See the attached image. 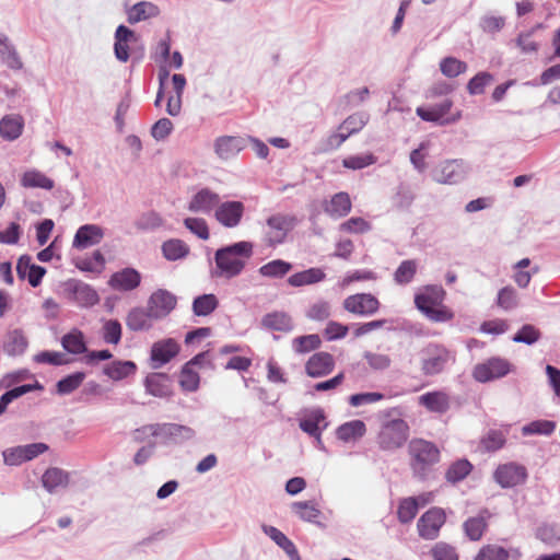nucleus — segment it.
I'll return each mask as SVG.
<instances>
[{
	"mask_svg": "<svg viewBox=\"0 0 560 560\" xmlns=\"http://www.w3.org/2000/svg\"><path fill=\"white\" fill-rule=\"evenodd\" d=\"M483 450L494 452L500 450L505 444V436L502 432L492 430L489 431L480 442Z\"/></svg>",
	"mask_w": 560,
	"mask_h": 560,
	"instance_id": "nucleus-63",
	"label": "nucleus"
},
{
	"mask_svg": "<svg viewBox=\"0 0 560 560\" xmlns=\"http://www.w3.org/2000/svg\"><path fill=\"white\" fill-rule=\"evenodd\" d=\"M0 57L13 70H20L23 67V62L14 46L10 44L9 38L3 40V45L0 46Z\"/></svg>",
	"mask_w": 560,
	"mask_h": 560,
	"instance_id": "nucleus-48",
	"label": "nucleus"
},
{
	"mask_svg": "<svg viewBox=\"0 0 560 560\" xmlns=\"http://www.w3.org/2000/svg\"><path fill=\"white\" fill-rule=\"evenodd\" d=\"M104 236L103 230L95 224H85L79 228L74 235L73 247L84 249L98 244Z\"/></svg>",
	"mask_w": 560,
	"mask_h": 560,
	"instance_id": "nucleus-24",
	"label": "nucleus"
},
{
	"mask_svg": "<svg viewBox=\"0 0 560 560\" xmlns=\"http://www.w3.org/2000/svg\"><path fill=\"white\" fill-rule=\"evenodd\" d=\"M340 231L351 234H363L371 230V224L363 218H350L340 224Z\"/></svg>",
	"mask_w": 560,
	"mask_h": 560,
	"instance_id": "nucleus-62",
	"label": "nucleus"
},
{
	"mask_svg": "<svg viewBox=\"0 0 560 560\" xmlns=\"http://www.w3.org/2000/svg\"><path fill=\"white\" fill-rule=\"evenodd\" d=\"M73 300L81 307H91L100 302V296L91 285L77 282L72 289Z\"/></svg>",
	"mask_w": 560,
	"mask_h": 560,
	"instance_id": "nucleus-31",
	"label": "nucleus"
},
{
	"mask_svg": "<svg viewBox=\"0 0 560 560\" xmlns=\"http://www.w3.org/2000/svg\"><path fill=\"white\" fill-rule=\"evenodd\" d=\"M292 269V265L282 259H275L259 268V273L268 278H282Z\"/></svg>",
	"mask_w": 560,
	"mask_h": 560,
	"instance_id": "nucleus-42",
	"label": "nucleus"
},
{
	"mask_svg": "<svg viewBox=\"0 0 560 560\" xmlns=\"http://www.w3.org/2000/svg\"><path fill=\"white\" fill-rule=\"evenodd\" d=\"M434 560H458V553L455 547L445 542H439L431 549Z\"/></svg>",
	"mask_w": 560,
	"mask_h": 560,
	"instance_id": "nucleus-64",
	"label": "nucleus"
},
{
	"mask_svg": "<svg viewBox=\"0 0 560 560\" xmlns=\"http://www.w3.org/2000/svg\"><path fill=\"white\" fill-rule=\"evenodd\" d=\"M265 533L281 547L293 560H300L294 544L278 528L273 526H264Z\"/></svg>",
	"mask_w": 560,
	"mask_h": 560,
	"instance_id": "nucleus-37",
	"label": "nucleus"
},
{
	"mask_svg": "<svg viewBox=\"0 0 560 560\" xmlns=\"http://www.w3.org/2000/svg\"><path fill=\"white\" fill-rule=\"evenodd\" d=\"M295 219L293 217L277 213L267 219L264 242L275 247L284 242L288 233L293 229Z\"/></svg>",
	"mask_w": 560,
	"mask_h": 560,
	"instance_id": "nucleus-6",
	"label": "nucleus"
},
{
	"mask_svg": "<svg viewBox=\"0 0 560 560\" xmlns=\"http://www.w3.org/2000/svg\"><path fill=\"white\" fill-rule=\"evenodd\" d=\"M410 467L415 475L424 477L430 468L439 463L440 450L424 439H413L408 446Z\"/></svg>",
	"mask_w": 560,
	"mask_h": 560,
	"instance_id": "nucleus-3",
	"label": "nucleus"
},
{
	"mask_svg": "<svg viewBox=\"0 0 560 560\" xmlns=\"http://www.w3.org/2000/svg\"><path fill=\"white\" fill-rule=\"evenodd\" d=\"M418 513V500L416 498L402 499L397 510L398 520L401 523L411 522Z\"/></svg>",
	"mask_w": 560,
	"mask_h": 560,
	"instance_id": "nucleus-57",
	"label": "nucleus"
},
{
	"mask_svg": "<svg viewBox=\"0 0 560 560\" xmlns=\"http://www.w3.org/2000/svg\"><path fill=\"white\" fill-rule=\"evenodd\" d=\"M43 487L48 492H54L59 487H67L69 483V474L61 468H48L42 477Z\"/></svg>",
	"mask_w": 560,
	"mask_h": 560,
	"instance_id": "nucleus-33",
	"label": "nucleus"
},
{
	"mask_svg": "<svg viewBox=\"0 0 560 560\" xmlns=\"http://www.w3.org/2000/svg\"><path fill=\"white\" fill-rule=\"evenodd\" d=\"M419 404L431 412L444 413L450 409V397L441 390L429 392L419 397Z\"/></svg>",
	"mask_w": 560,
	"mask_h": 560,
	"instance_id": "nucleus-27",
	"label": "nucleus"
},
{
	"mask_svg": "<svg viewBox=\"0 0 560 560\" xmlns=\"http://www.w3.org/2000/svg\"><path fill=\"white\" fill-rule=\"evenodd\" d=\"M446 521L444 511L440 508H432L427 511L418 521L419 535L424 539H434Z\"/></svg>",
	"mask_w": 560,
	"mask_h": 560,
	"instance_id": "nucleus-11",
	"label": "nucleus"
},
{
	"mask_svg": "<svg viewBox=\"0 0 560 560\" xmlns=\"http://www.w3.org/2000/svg\"><path fill=\"white\" fill-rule=\"evenodd\" d=\"M520 551L516 548H505L499 544H486L476 553L474 560H510L518 558Z\"/></svg>",
	"mask_w": 560,
	"mask_h": 560,
	"instance_id": "nucleus-22",
	"label": "nucleus"
},
{
	"mask_svg": "<svg viewBox=\"0 0 560 560\" xmlns=\"http://www.w3.org/2000/svg\"><path fill=\"white\" fill-rule=\"evenodd\" d=\"M180 351L179 343L173 338L154 342L151 347L150 359L153 369H159L171 362Z\"/></svg>",
	"mask_w": 560,
	"mask_h": 560,
	"instance_id": "nucleus-12",
	"label": "nucleus"
},
{
	"mask_svg": "<svg viewBox=\"0 0 560 560\" xmlns=\"http://www.w3.org/2000/svg\"><path fill=\"white\" fill-rule=\"evenodd\" d=\"M0 57L13 70H20L23 67V62L14 46L10 44L9 38L3 40V45L0 46Z\"/></svg>",
	"mask_w": 560,
	"mask_h": 560,
	"instance_id": "nucleus-50",
	"label": "nucleus"
},
{
	"mask_svg": "<svg viewBox=\"0 0 560 560\" xmlns=\"http://www.w3.org/2000/svg\"><path fill=\"white\" fill-rule=\"evenodd\" d=\"M158 14V8L150 2H139L132 7L128 14L129 23H137Z\"/></svg>",
	"mask_w": 560,
	"mask_h": 560,
	"instance_id": "nucleus-47",
	"label": "nucleus"
},
{
	"mask_svg": "<svg viewBox=\"0 0 560 560\" xmlns=\"http://www.w3.org/2000/svg\"><path fill=\"white\" fill-rule=\"evenodd\" d=\"M253 255V244L242 241L219 248L214 254L215 275L228 279L238 276Z\"/></svg>",
	"mask_w": 560,
	"mask_h": 560,
	"instance_id": "nucleus-1",
	"label": "nucleus"
},
{
	"mask_svg": "<svg viewBox=\"0 0 560 560\" xmlns=\"http://www.w3.org/2000/svg\"><path fill=\"white\" fill-rule=\"evenodd\" d=\"M464 176L462 160H446L434 170V179L441 184H456Z\"/></svg>",
	"mask_w": 560,
	"mask_h": 560,
	"instance_id": "nucleus-18",
	"label": "nucleus"
},
{
	"mask_svg": "<svg viewBox=\"0 0 560 560\" xmlns=\"http://www.w3.org/2000/svg\"><path fill=\"white\" fill-rule=\"evenodd\" d=\"M0 57L13 70H20L23 67V62L14 46L10 44L9 38L3 40V45L0 46Z\"/></svg>",
	"mask_w": 560,
	"mask_h": 560,
	"instance_id": "nucleus-51",
	"label": "nucleus"
},
{
	"mask_svg": "<svg viewBox=\"0 0 560 560\" xmlns=\"http://www.w3.org/2000/svg\"><path fill=\"white\" fill-rule=\"evenodd\" d=\"M467 63L454 57L443 58L440 62L441 72L447 78H456L467 71Z\"/></svg>",
	"mask_w": 560,
	"mask_h": 560,
	"instance_id": "nucleus-46",
	"label": "nucleus"
},
{
	"mask_svg": "<svg viewBox=\"0 0 560 560\" xmlns=\"http://www.w3.org/2000/svg\"><path fill=\"white\" fill-rule=\"evenodd\" d=\"M0 57L13 70H20L23 67V62L14 46L10 44L9 38L3 40V45L0 46Z\"/></svg>",
	"mask_w": 560,
	"mask_h": 560,
	"instance_id": "nucleus-49",
	"label": "nucleus"
},
{
	"mask_svg": "<svg viewBox=\"0 0 560 560\" xmlns=\"http://www.w3.org/2000/svg\"><path fill=\"white\" fill-rule=\"evenodd\" d=\"M220 203V196L209 188H202L196 192L188 203V210L191 212L210 213L215 211Z\"/></svg>",
	"mask_w": 560,
	"mask_h": 560,
	"instance_id": "nucleus-20",
	"label": "nucleus"
},
{
	"mask_svg": "<svg viewBox=\"0 0 560 560\" xmlns=\"http://www.w3.org/2000/svg\"><path fill=\"white\" fill-rule=\"evenodd\" d=\"M122 329L117 319H108L102 328V337L106 343L118 345L121 340Z\"/></svg>",
	"mask_w": 560,
	"mask_h": 560,
	"instance_id": "nucleus-56",
	"label": "nucleus"
},
{
	"mask_svg": "<svg viewBox=\"0 0 560 560\" xmlns=\"http://www.w3.org/2000/svg\"><path fill=\"white\" fill-rule=\"evenodd\" d=\"M218 305L219 301L214 294H203L194 300L192 312L196 316H208Z\"/></svg>",
	"mask_w": 560,
	"mask_h": 560,
	"instance_id": "nucleus-40",
	"label": "nucleus"
},
{
	"mask_svg": "<svg viewBox=\"0 0 560 560\" xmlns=\"http://www.w3.org/2000/svg\"><path fill=\"white\" fill-rule=\"evenodd\" d=\"M455 360L454 352L444 345L430 342L421 351L420 370L424 376H434L442 373Z\"/></svg>",
	"mask_w": 560,
	"mask_h": 560,
	"instance_id": "nucleus-4",
	"label": "nucleus"
},
{
	"mask_svg": "<svg viewBox=\"0 0 560 560\" xmlns=\"http://www.w3.org/2000/svg\"><path fill=\"white\" fill-rule=\"evenodd\" d=\"M261 324L264 327L271 330L289 331L292 329V319L284 312H272L265 315L261 319Z\"/></svg>",
	"mask_w": 560,
	"mask_h": 560,
	"instance_id": "nucleus-36",
	"label": "nucleus"
},
{
	"mask_svg": "<svg viewBox=\"0 0 560 560\" xmlns=\"http://www.w3.org/2000/svg\"><path fill=\"white\" fill-rule=\"evenodd\" d=\"M245 148V141L241 137L223 136L214 142V151L222 160L236 156Z\"/></svg>",
	"mask_w": 560,
	"mask_h": 560,
	"instance_id": "nucleus-23",
	"label": "nucleus"
},
{
	"mask_svg": "<svg viewBox=\"0 0 560 560\" xmlns=\"http://www.w3.org/2000/svg\"><path fill=\"white\" fill-rule=\"evenodd\" d=\"M376 161L377 158L373 153L368 152L360 155H350L345 158L342 160V166L348 170L357 171L373 165Z\"/></svg>",
	"mask_w": 560,
	"mask_h": 560,
	"instance_id": "nucleus-52",
	"label": "nucleus"
},
{
	"mask_svg": "<svg viewBox=\"0 0 560 560\" xmlns=\"http://www.w3.org/2000/svg\"><path fill=\"white\" fill-rule=\"evenodd\" d=\"M453 101L445 98L438 105L417 107L416 114L424 121L448 125L456 122L460 118V112L451 113Z\"/></svg>",
	"mask_w": 560,
	"mask_h": 560,
	"instance_id": "nucleus-8",
	"label": "nucleus"
},
{
	"mask_svg": "<svg viewBox=\"0 0 560 560\" xmlns=\"http://www.w3.org/2000/svg\"><path fill=\"white\" fill-rule=\"evenodd\" d=\"M491 517V512L487 509H482L476 516L467 518L463 524V529L468 539L479 541L487 532L488 523Z\"/></svg>",
	"mask_w": 560,
	"mask_h": 560,
	"instance_id": "nucleus-17",
	"label": "nucleus"
},
{
	"mask_svg": "<svg viewBox=\"0 0 560 560\" xmlns=\"http://www.w3.org/2000/svg\"><path fill=\"white\" fill-rule=\"evenodd\" d=\"M471 469L472 465L467 459H459L448 467L445 478L447 481L456 483L466 478Z\"/></svg>",
	"mask_w": 560,
	"mask_h": 560,
	"instance_id": "nucleus-45",
	"label": "nucleus"
},
{
	"mask_svg": "<svg viewBox=\"0 0 560 560\" xmlns=\"http://www.w3.org/2000/svg\"><path fill=\"white\" fill-rule=\"evenodd\" d=\"M137 372L133 361H113L104 368V374L113 381H121Z\"/></svg>",
	"mask_w": 560,
	"mask_h": 560,
	"instance_id": "nucleus-32",
	"label": "nucleus"
},
{
	"mask_svg": "<svg viewBox=\"0 0 560 560\" xmlns=\"http://www.w3.org/2000/svg\"><path fill=\"white\" fill-rule=\"evenodd\" d=\"M513 365L506 359L492 357L482 363L475 365L472 377L480 383H487L508 375Z\"/></svg>",
	"mask_w": 560,
	"mask_h": 560,
	"instance_id": "nucleus-7",
	"label": "nucleus"
},
{
	"mask_svg": "<svg viewBox=\"0 0 560 560\" xmlns=\"http://www.w3.org/2000/svg\"><path fill=\"white\" fill-rule=\"evenodd\" d=\"M494 81L493 75L490 72L481 71L472 77L467 83V92L470 95H479L485 92L486 86Z\"/></svg>",
	"mask_w": 560,
	"mask_h": 560,
	"instance_id": "nucleus-53",
	"label": "nucleus"
},
{
	"mask_svg": "<svg viewBox=\"0 0 560 560\" xmlns=\"http://www.w3.org/2000/svg\"><path fill=\"white\" fill-rule=\"evenodd\" d=\"M352 208V202L348 192L340 191L335 194L324 206V211L331 218L340 219L346 217Z\"/></svg>",
	"mask_w": 560,
	"mask_h": 560,
	"instance_id": "nucleus-26",
	"label": "nucleus"
},
{
	"mask_svg": "<svg viewBox=\"0 0 560 560\" xmlns=\"http://www.w3.org/2000/svg\"><path fill=\"white\" fill-rule=\"evenodd\" d=\"M335 359L332 354L319 351L312 354L305 363V373L312 378H318L329 375L335 369Z\"/></svg>",
	"mask_w": 560,
	"mask_h": 560,
	"instance_id": "nucleus-14",
	"label": "nucleus"
},
{
	"mask_svg": "<svg viewBox=\"0 0 560 560\" xmlns=\"http://www.w3.org/2000/svg\"><path fill=\"white\" fill-rule=\"evenodd\" d=\"M541 334L538 328L533 325H524L513 337L514 342L533 345L539 340Z\"/></svg>",
	"mask_w": 560,
	"mask_h": 560,
	"instance_id": "nucleus-61",
	"label": "nucleus"
},
{
	"mask_svg": "<svg viewBox=\"0 0 560 560\" xmlns=\"http://www.w3.org/2000/svg\"><path fill=\"white\" fill-rule=\"evenodd\" d=\"M206 357V352L199 353L183 366L178 383L184 392H196L198 389L200 377L195 368L200 365Z\"/></svg>",
	"mask_w": 560,
	"mask_h": 560,
	"instance_id": "nucleus-16",
	"label": "nucleus"
},
{
	"mask_svg": "<svg viewBox=\"0 0 560 560\" xmlns=\"http://www.w3.org/2000/svg\"><path fill=\"white\" fill-rule=\"evenodd\" d=\"M155 319V316H153L148 306L147 308L135 307L128 313L126 325L132 331L149 330L152 328L153 320Z\"/></svg>",
	"mask_w": 560,
	"mask_h": 560,
	"instance_id": "nucleus-25",
	"label": "nucleus"
},
{
	"mask_svg": "<svg viewBox=\"0 0 560 560\" xmlns=\"http://www.w3.org/2000/svg\"><path fill=\"white\" fill-rule=\"evenodd\" d=\"M27 347V340L24 335L14 330L8 335V339L4 343V350L11 355H18L24 352Z\"/></svg>",
	"mask_w": 560,
	"mask_h": 560,
	"instance_id": "nucleus-55",
	"label": "nucleus"
},
{
	"mask_svg": "<svg viewBox=\"0 0 560 560\" xmlns=\"http://www.w3.org/2000/svg\"><path fill=\"white\" fill-rule=\"evenodd\" d=\"M62 347L70 353L81 354L86 351L84 335L79 329H72L61 340Z\"/></svg>",
	"mask_w": 560,
	"mask_h": 560,
	"instance_id": "nucleus-38",
	"label": "nucleus"
},
{
	"mask_svg": "<svg viewBox=\"0 0 560 560\" xmlns=\"http://www.w3.org/2000/svg\"><path fill=\"white\" fill-rule=\"evenodd\" d=\"M184 225L200 240L207 241L210 237L209 226L202 218H186Z\"/></svg>",
	"mask_w": 560,
	"mask_h": 560,
	"instance_id": "nucleus-59",
	"label": "nucleus"
},
{
	"mask_svg": "<svg viewBox=\"0 0 560 560\" xmlns=\"http://www.w3.org/2000/svg\"><path fill=\"white\" fill-rule=\"evenodd\" d=\"M366 432V425L362 420L348 421L337 428L336 435L342 442H354Z\"/></svg>",
	"mask_w": 560,
	"mask_h": 560,
	"instance_id": "nucleus-29",
	"label": "nucleus"
},
{
	"mask_svg": "<svg viewBox=\"0 0 560 560\" xmlns=\"http://www.w3.org/2000/svg\"><path fill=\"white\" fill-rule=\"evenodd\" d=\"M292 511L304 522H315L322 514L317 505L312 501L294 502Z\"/></svg>",
	"mask_w": 560,
	"mask_h": 560,
	"instance_id": "nucleus-43",
	"label": "nucleus"
},
{
	"mask_svg": "<svg viewBox=\"0 0 560 560\" xmlns=\"http://www.w3.org/2000/svg\"><path fill=\"white\" fill-rule=\"evenodd\" d=\"M21 185L25 188H42L51 190L54 180L37 170H28L21 176Z\"/></svg>",
	"mask_w": 560,
	"mask_h": 560,
	"instance_id": "nucleus-34",
	"label": "nucleus"
},
{
	"mask_svg": "<svg viewBox=\"0 0 560 560\" xmlns=\"http://www.w3.org/2000/svg\"><path fill=\"white\" fill-rule=\"evenodd\" d=\"M343 307L349 313L366 316L378 311L380 301L370 293H357L343 301Z\"/></svg>",
	"mask_w": 560,
	"mask_h": 560,
	"instance_id": "nucleus-13",
	"label": "nucleus"
},
{
	"mask_svg": "<svg viewBox=\"0 0 560 560\" xmlns=\"http://www.w3.org/2000/svg\"><path fill=\"white\" fill-rule=\"evenodd\" d=\"M177 299L174 294L164 289H159L148 300V307L155 318L161 319L167 316L176 306Z\"/></svg>",
	"mask_w": 560,
	"mask_h": 560,
	"instance_id": "nucleus-15",
	"label": "nucleus"
},
{
	"mask_svg": "<svg viewBox=\"0 0 560 560\" xmlns=\"http://www.w3.org/2000/svg\"><path fill=\"white\" fill-rule=\"evenodd\" d=\"M528 477L525 466L516 463L499 465L494 470L493 478L502 488H512L522 485Z\"/></svg>",
	"mask_w": 560,
	"mask_h": 560,
	"instance_id": "nucleus-9",
	"label": "nucleus"
},
{
	"mask_svg": "<svg viewBox=\"0 0 560 560\" xmlns=\"http://www.w3.org/2000/svg\"><path fill=\"white\" fill-rule=\"evenodd\" d=\"M147 390L156 397H167L171 395L168 377L162 373L151 374L145 378Z\"/></svg>",
	"mask_w": 560,
	"mask_h": 560,
	"instance_id": "nucleus-35",
	"label": "nucleus"
},
{
	"mask_svg": "<svg viewBox=\"0 0 560 560\" xmlns=\"http://www.w3.org/2000/svg\"><path fill=\"white\" fill-rule=\"evenodd\" d=\"M410 427L404 419H392L385 422L377 435V447L383 452H394L401 448L408 441Z\"/></svg>",
	"mask_w": 560,
	"mask_h": 560,
	"instance_id": "nucleus-5",
	"label": "nucleus"
},
{
	"mask_svg": "<svg viewBox=\"0 0 560 560\" xmlns=\"http://www.w3.org/2000/svg\"><path fill=\"white\" fill-rule=\"evenodd\" d=\"M326 279V273L322 268H310L303 271L295 272L288 278V283L291 287L300 288L322 282Z\"/></svg>",
	"mask_w": 560,
	"mask_h": 560,
	"instance_id": "nucleus-28",
	"label": "nucleus"
},
{
	"mask_svg": "<svg viewBox=\"0 0 560 560\" xmlns=\"http://www.w3.org/2000/svg\"><path fill=\"white\" fill-rule=\"evenodd\" d=\"M322 340L318 335L299 336L292 340V348L295 353L304 354L318 349Z\"/></svg>",
	"mask_w": 560,
	"mask_h": 560,
	"instance_id": "nucleus-41",
	"label": "nucleus"
},
{
	"mask_svg": "<svg viewBox=\"0 0 560 560\" xmlns=\"http://www.w3.org/2000/svg\"><path fill=\"white\" fill-rule=\"evenodd\" d=\"M245 206L241 201L220 202L214 211L215 220L224 228L233 229L240 225L244 217Z\"/></svg>",
	"mask_w": 560,
	"mask_h": 560,
	"instance_id": "nucleus-10",
	"label": "nucleus"
},
{
	"mask_svg": "<svg viewBox=\"0 0 560 560\" xmlns=\"http://www.w3.org/2000/svg\"><path fill=\"white\" fill-rule=\"evenodd\" d=\"M368 365L375 371H383L390 366L392 359L388 354L366 351L363 355Z\"/></svg>",
	"mask_w": 560,
	"mask_h": 560,
	"instance_id": "nucleus-60",
	"label": "nucleus"
},
{
	"mask_svg": "<svg viewBox=\"0 0 560 560\" xmlns=\"http://www.w3.org/2000/svg\"><path fill=\"white\" fill-rule=\"evenodd\" d=\"M138 36L125 25H119L115 32V56L121 62H127L129 59L130 44L136 43Z\"/></svg>",
	"mask_w": 560,
	"mask_h": 560,
	"instance_id": "nucleus-21",
	"label": "nucleus"
},
{
	"mask_svg": "<svg viewBox=\"0 0 560 560\" xmlns=\"http://www.w3.org/2000/svg\"><path fill=\"white\" fill-rule=\"evenodd\" d=\"M445 296L441 285H425L415 295V305L431 322H451L454 312L444 304Z\"/></svg>",
	"mask_w": 560,
	"mask_h": 560,
	"instance_id": "nucleus-2",
	"label": "nucleus"
},
{
	"mask_svg": "<svg viewBox=\"0 0 560 560\" xmlns=\"http://www.w3.org/2000/svg\"><path fill=\"white\" fill-rule=\"evenodd\" d=\"M84 378L85 374L83 372L70 374L57 383V392L61 395L70 394L83 383Z\"/></svg>",
	"mask_w": 560,
	"mask_h": 560,
	"instance_id": "nucleus-58",
	"label": "nucleus"
},
{
	"mask_svg": "<svg viewBox=\"0 0 560 560\" xmlns=\"http://www.w3.org/2000/svg\"><path fill=\"white\" fill-rule=\"evenodd\" d=\"M141 275L133 268H124L114 272L109 280L108 285L116 291H132L140 285Z\"/></svg>",
	"mask_w": 560,
	"mask_h": 560,
	"instance_id": "nucleus-19",
	"label": "nucleus"
},
{
	"mask_svg": "<svg viewBox=\"0 0 560 560\" xmlns=\"http://www.w3.org/2000/svg\"><path fill=\"white\" fill-rule=\"evenodd\" d=\"M325 420L322 410L314 411L308 418L301 420L300 428L307 434L320 439L319 424Z\"/></svg>",
	"mask_w": 560,
	"mask_h": 560,
	"instance_id": "nucleus-54",
	"label": "nucleus"
},
{
	"mask_svg": "<svg viewBox=\"0 0 560 560\" xmlns=\"http://www.w3.org/2000/svg\"><path fill=\"white\" fill-rule=\"evenodd\" d=\"M162 252L167 260H177L188 255L189 247L184 241L173 238L163 243Z\"/></svg>",
	"mask_w": 560,
	"mask_h": 560,
	"instance_id": "nucleus-39",
	"label": "nucleus"
},
{
	"mask_svg": "<svg viewBox=\"0 0 560 560\" xmlns=\"http://www.w3.org/2000/svg\"><path fill=\"white\" fill-rule=\"evenodd\" d=\"M24 127V120L20 115H7L0 120V136L12 141L18 139Z\"/></svg>",
	"mask_w": 560,
	"mask_h": 560,
	"instance_id": "nucleus-30",
	"label": "nucleus"
},
{
	"mask_svg": "<svg viewBox=\"0 0 560 560\" xmlns=\"http://www.w3.org/2000/svg\"><path fill=\"white\" fill-rule=\"evenodd\" d=\"M418 262L415 259H408L400 262L394 273V280L398 284L411 282L417 273Z\"/></svg>",
	"mask_w": 560,
	"mask_h": 560,
	"instance_id": "nucleus-44",
	"label": "nucleus"
}]
</instances>
